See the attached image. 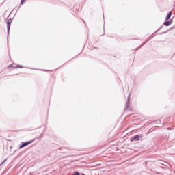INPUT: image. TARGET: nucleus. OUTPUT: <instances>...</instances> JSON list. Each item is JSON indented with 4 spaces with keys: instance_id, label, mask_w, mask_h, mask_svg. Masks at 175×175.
<instances>
[{
    "instance_id": "obj_1",
    "label": "nucleus",
    "mask_w": 175,
    "mask_h": 175,
    "mask_svg": "<svg viewBox=\"0 0 175 175\" xmlns=\"http://www.w3.org/2000/svg\"><path fill=\"white\" fill-rule=\"evenodd\" d=\"M33 141H30V142H25L23 143L20 147L19 148L21 149V148H23V147H26V146H29V144H31V143H32Z\"/></svg>"
},
{
    "instance_id": "obj_2",
    "label": "nucleus",
    "mask_w": 175,
    "mask_h": 175,
    "mask_svg": "<svg viewBox=\"0 0 175 175\" xmlns=\"http://www.w3.org/2000/svg\"><path fill=\"white\" fill-rule=\"evenodd\" d=\"M7 24H8V26H7L8 31L9 32V31H10V25L12 24V19H8L7 21Z\"/></svg>"
},
{
    "instance_id": "obj_3",
    "label": "nucleus",
    "mask_w": 175,
    "mask_h": 175,
    "mask_svg": "<svg viewBox=\"0 0 175 175\" xmlns=\"http://www.w3.org/2000/svg\"><path fill=\"white\" fill-rule=\"evenodd\" d=\"M142 137H143V135H135L133 138V140H135V142H139V140H140V139H142Z\"/></svg>"
},
{
    "instance_id": "obj_4",
    "label": "nucleus",
    "mask_w": 175,
    "mask_h": 175,
    "mask_svg": "<svg viewBox=\"0 0 175 175\" xmlns=\"http://www.w3.org/2000/svg\"><path fill=\"white\" fill-rule=\"evenodd\" d=\"M170 17H172V12H170L168 13V14H167V16H166L165 20H166V21L170 20Z\"/></svg>"
},
{
    "instance_id": "obj_5",
    "label": "nucleus",
    "mask_w": 175,
    "mask_h": 175,
    "mask_svg": "<svg viewBox=\"0 0 175 175\" xmlns=\"http://www.w3.org/2000/svg\"><path fill=\"white\" fill-rule=\"evenodd\" d=\"M170 24H172L171 21H167L164 23V25H165V27H169V25H170Z\"/></svg>"
},
{
    "instance_id": "obj_6",
    "label": "nucleus",
    "mask_w": 175,
    "mask_h": 175,
    "mask_svg": "<svg viewBox=\"0 0 175 175\" xmlns=\"http://www.w3.org/2000/svg\"><path fill=\"white\" fill-rule=\"evenodd\" d=\"M129 99H131V95H129L127 105H129Z\"/></svg>"
},
{
    "instance_id": "obj_7",
    "label": "nucleus",
    "mask_w": 175,
    "mask_h": 175,
    "mask_svg": "<svg viewBox=\"0 0 175 175\" xmlns=\"http://www.w3.org/2000/svg\"><path fill=\"white\" fill-rule=\"evenodd\" d=\"M74 175H80V174H79V172H75Z\"/></svg>"
},
{
    "instance_id": "obj_8",
    "label": "nucleus",
    "mask_w": 175,
    "mask_h": 175,
    "mask_svg": "<svg viewBox=\"0 0 175 175\" xmlns=\"http://www.w3.org/2000/svg\"><path fill=\"white\" fill-rule=\"evenodd\" d=\"M25 1L24 0H21V5H23V3H24Z\"/></svg>"
},
{
    "instance_id": "obj_9",
    "label": "nucleus",
    "mask_w": 175,
    "mask_h": 175,
    "mask_svg": "<svg viewBox=\"0 0 175 175\" xmlns=\"http://www.w3.org/2000/svg\"><path fill=\"white\" fill-rule=\"evenodd\" d=\"M4 162H5V161H3V163H4Z\"/></svg>"
},
{
    "instance_id": "obj_10",
    "label": "nucleus",
    "mask_w": 175,
    "mask_h": 175,
    "mask_svg": "<svg viewBox=\"0 0 175 175\" xmlns=\"http://www.w3.org/2000/svg\"><path fill=\"white\" fill-rule=\"evenodd\" d=\"M4 162H5V161H3V163H4Z\"/></svg>"
}]
</instances>
